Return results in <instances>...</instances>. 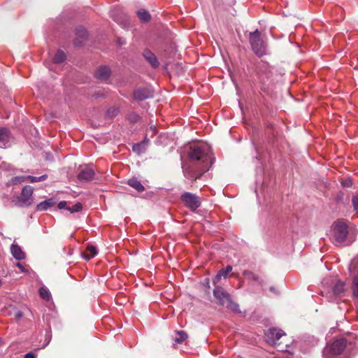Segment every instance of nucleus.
Listing matches in <instances>:
<instances>
[{
    "instance_id": "1",
    "label": "nucleus",
    "mask_w": 358,
    "mask_h": 358,
    "mask_svg": "<svg viewBox=\"0 0 358 358\" xmlns=\"http://www.w3.org/2000/svg\"><path fill=\"white\" fill-rule=\"evenodd\" d=\"M189 158L195 162L191 165H184V176L192 181H196L206 171L214 162V157L206 145H196L190 147Z\"/></svg>"
},
{
    "instance_id": "2",
    "label": "nucleus",
    "mask_w": 358,
    "mask_h": 358,
    "mask_svg": "<svg viewBox=\"0 0 358 358\" xmlns=\"http://www.w3.org/2000/svg\"><path fill=\"white\" fill-rule=\"evenodd\" d=\"M249 42L252 51L257 57H261L267 54V44L261 37L258 29L250 33Z\"/></svg>"
},
{
    "instance_id": "3",
    "label": "nucleus",
    "mask_w": 358,
    "mask_h": 358,
    "mask_svg": "<svg viewBox=\"0 0 358 358\" xmlns=\"http://www.w3.org/2000/svg\"><path fill=\"white\" fill-rule=\"evenodd\" d=\"M333 242L336 245L343 243L348 234V226L343 222H337L333 227Z\"/></svg>"
},
{
    "instance_id": "4",
    "label": "nucleus",
    "mask_w": 358,
    "mask_h": 358,
    "mask_svg": "<svg viewBox=\"0 0 358 358\" xmlns=\"http://www.w3.org/2000/svg\"><path fill=\"white\" fill-rule=\"evenodd\" d=\"M180 199L183 204L192 211H195L201 205L199 197L190 192L183 193Z\"/></svg>"
},
{
    "instance_id": "5",
    "label": "nucleus",
    "mask_w": 358,
    "mask_h": 358,
    "mask_svg": "<svg viewBox=\"0 0 358 358\" xmlns=\"http://www.w3.org/2000/svg\"><path fill=\"white\" fill-rule=\"evenodd\" d=\"M33 192L34 189L31 186L27 185L22 188L20 196H19L20 206H29L32 203Z\"/></svg>"
},
{
    "instance_id": "6",
    "label": "nucleus",
    "mask_w": 358,
    "mask_h": 358,
    "mask_svg": "<svg viewBox=\"0 0 358 358\" xmlns=\"http://www.w3.org/2000/svg\"><path fill=\"white\" fill-rule=\"evenodd\" d=\"M94 169L89 166H85L80 168V172L78 174V179L81 182H90L94 178Z\"/></svg>"
},
{
    "instance_id": "7",
    "label": "nucleus",
    "mask_w": 358,
    "mask_h": 358,
    "mask_svg": "<svg viewBox=\"0 0 358 358\" xmlns=\"http://www.w3.org/2000/svg\"><path fill=\"white\" fill-rule=\"evenodd\" d=\"M214 296L219 301L221 306H224L231 296L222 287L216 286L213 289Z\"/></svg>"
},
{
    "instance_id": "8",
    "label": "nucleus",
    "mask_w": 358,
    "mask_h": 358,
    "mask_svg": "<svg viewBox=\"0 0 358 358\" xmlns=\"http://www.w3.org/2000/svg\"><path fill=\"white\" fill-rule=\"evenodd\" d=\"M284 335L285 333L282 330L277 329H270L266 334L267 342L271 345H276L277 341Z\"/></svg>"
},
{
    "instance_id": "9",
    "label": "nucleus",
    "mask_w": 358,
    "mask_h": 358,
    "mask_svg": "<svg viewBox=\"0 0 358 358\" xmlns=\"http://www.w3.org/2000/svg\"><path fill=\"white\" fill-rule=\"evenodd\" d=\"M12 136L10 131L6 127H0V148H6L10 145Z\"/></svg>"
},
{
    "instance_id": "10",
    "label": "nucleus",
    "mask_w": 358,
    "mask_h": 358,
    "mask_svg": "<svg viewBox=\"0 0 358 358\" xmlns=\"http://www.w3.org/2000/svg\"><path fill=\"white\" fill-rule=\"evenodd\" d=\"M110 75V70L107 66H101L95 72L96 78L102 81L106 80Z\"/></svg>"
},
{
    "instance_id": "11",
    "label": "nucleus",
    "mask_w": 358,
    "mask_h": 358,
    "mask_svg": "<svg viewBox=\"0 0 358 358\" xmlns=\"http://www.w3.org/2000/svg\"><path fill=\"white\" fill-rule=\"evenodd\" d=\"M151 96L150 92L145 88L138 89L134 92V98L137 101H143Z\"/></svg>"
},
{
    "instance_id": "12",
    "label": "nucleus",
    "mask_w": 358,
    "mask_h": 358,
    "mask_svg": "<svg viewBox=\"0 0 358 358\" xmlns=\"http://www.w3.org/2000/svg\"><path fill=\"white\" fill-rule=\"evenodd\" d=\"M76 38L75 40V44L76 45H80L85 40L87 39V30L82 27H78L76 29Z\"/></svg>"
},
{
    "instance_id": "13",
    "label": "nucleus",
    "mask_w": 358,
    "mask_h": 358,
    "mask_svg": "<svg viewBox=\"0 0 358 358\" xmlns=\"http://www.w3.org/2000/svg\"><path fill=\"white\" fill-rule=\"evenodd\" d=\"M10 252L13 257L17 260H22L25 258L24 252L17 245L13 244L10 247Z\"/></svg>"
},
{
    "instance_id": "14",
    "label": "nucleus",
    "mask_w": 358,
    "mask_h": 358,
    "mask_svg": "<svg viewBox=\"0 0 358 358\" xmlns=\"http://www.w3.org/2000/svg\"><path fill=\"white\" fill-rule=\"evenodd\" d=\"M143 57L153 68L158 67L159 62L156 56L152 52L148 50H145L143 52Z\"/></svg>"
},
{
    "instance_id": "15",
    "label": "nucleus",
    "mask_w": 358,
    "mask_h": 358,
    "mask_svg": "<svg viewBox=\"0 0 358 358\" xmlns=\"http://www.w3.org/2000/svg\"><path fill=\"white\" fill-rule=\"evenodd\" d=\"M55 202L53 199H49L39 203L36 206V210L38 211H44L55 205Z\"/></svg>"
},
{
    "instance_id": "16",
    "label": "nucleus",
    "mask_w": 358,
    "mask_h": 358,
    "mask_svg": "<svg viewBox=\"0 0 358 358\" xmlns=\"http://www.w3.org/2000/svg\"><path fill=\"white\" fill-rule=\"evenodd\" d=\"M232 271V267L231 266H227L226 268H222L218 271L217 273L213 282L219 281L222 277L226 278L228 274Z\"/></svg>"
},
{
    "instance_id": "17",
    "label": "nucleus",
    "mask_w": 358,
    "mask_h": 358,
    "mask_svg": "<svg viewBox=\"0 0 358 358\" xmlns=\"http://www.w3.org/2000/svg\"><path fill=\"white\" fill-rule=\"evenodd\" d=\"M97 254L96 248L94 245H88L85 251L83 253V257L85 259H90Z\"/></svg>"
},
{
    "instance_id": "18",
    "label": "nucleus",
    "mask_w": 358,
    "mask_h": 358,
    "mask_svg": "<svg viewBox=\"0 0 358 358\" xmlns=\"http://www.w3.org/2000/svg\"><path fill=\"white\" fill-rule=\"evenodd\" d=\"M127 183L129 186L135 189L138 192H142L143 191H144L145 188L143 185L141 183L139 180H138L135 178L129 179Z\"/></svg>"
},
{
    "instance_id": "19",
    "label": "nucleus",
    "mask_w": 358,
    "mask_h": 358,
    "mask_svg": "<svg viewBox=\"0 0 358 358\" xmlns=\"http://www.w3.org/2000/svg\"><path fill=\"white\" fill-rule=\"evenodd\" d=\"M177 336L174 338V344L181 343L187 338V334L184 331H176Z\"/></svg>"
},
{
    "instance_id": "20",
    "label": "nucleus",
    "mask_w": 358,
    "mask_h": 358,
    "mask_svg": "<svg viewBox=\"0 0 358 358\" xmlns=\"http://www.w3.org/2000/svg\"><path fill=\"white\" fill-rule=\"evenodd\" d=\"M345 285L344 282L341 281H338V282L334 287V294L338 296L343 293L345 290Z\"/></svg>"
},
{
    "instance_id": "21",
    "label": "nucleus",
    "mask_w": 358,
    "mask_h": 358,
    "mask_svg": "<svg viewBox=\"0 0 358 358\" xmlns=\"http://www.w3.org/2000/svg\"><path fill=\"white\" fill-rule=\"evenodd\" d=\"M137 15L138 18L143 22H148L150 20V13L144 9L139 10L137 12Z\"/></svg>"
},
{
    "instance_id": "22",
    "label": "nucleus",
    "mask_w": 358,
    "mask_h": 358,
    "mask_svg": "<svg viewBox=\"0 0 358 358\" xmlns=\"http://www.w3.org/2000/svg\"><path fill=\"white\" fill-rule=\"evenodd\" d=\"M65 53L62 50H57L53 59V62L56 64H61L65 60Z\"/></svg>"
},
{
    "instance_id": "23",
    "label": "nucleus",
    "mask_w": 358,
    "mask_h": 358,
    "mask_svg": "<svg viewBox=\"0 0 358 358\" xmlns=\"http://www.w3.org/2000/svg\"><path fill=\"white\" fill-rule=\"evenodd\" d=\"M351 289L353 296L356 298H358V275H356L353 278Z\"/></svg>"
},
{
    "instance_id": "24",
    "label": "nucleus",
    "mask_w": 358,
    "mask_h": 358,
    "mask_svg": "<svg viewBox=\"0 0 358 358\" xmlns=\"http://www.w3.org/2000/svg\"><path fill=\"white\" fill-rule=\"evenodd\" d=\"M39 294H40V296L43 299H45V300H50V297H51V294L49 292V290L46 288V287H41L39 289Z\"/></svg>"
},
{
    "instance_id": "25",
    "label": "nucleus",
    "mask_w": 358,
    "mask_h": 358,
    "mask_svg": "<svg viewBox=\"0 0 358 358\" xmlns=\"http://www.w3.org/2000/svg\"><path fill=\"white\" fill-rule=\"evenodd\" d=\"M225 305H226L227 308H229L233 312H235V313L240 312L238 304L232 301L231 299H230L229 301H228Z\"/></svg>"
},
{
    "instance_id": "26",
    "label": "nucleus",
    "mask_w": 358,
    "mask_h": 358,
    "mask_svg": "<svg viewBox=\"0 0 358 358\" xmlns=\"http://www.w3.org/2000/svg\"><path fill=\"white\" fill-rule=\"evenodd\" d=\"M48 178V176L47 175H43L40 177H35V176H27V180L31 182V183H34V182H41V181H43L45 180H46Z\"/></svg>"
},
{
    "instance_id": "27",
    "label": "nucleus",
    "mask_w": 358,
    "mask_h": 358,
    "mask_svg": "<svg viewBox=\"0 0 358 358\" xmlns=\"http://www.w3.org/2000/svg\"><path fill=\"white\" fill-rule=\"evenodd\" d=\"M148 141L149 140L145 138L143 142L134 144L133 145V150L134 152H141L145 148V143H148Z\"/></svg>"
},
{
    "instance_id": "28",
    "label": "nucleus",
    "mask_w": 358,
    "mask_h": 358,
    "mask_svg": "<svg viewBox=\"0 0 358 358\" xmlns=\"http://www.w3.org/2000/svg\"><path fill=\"white\" fill-rule=\"evenodd\" d=\"M119 113V110L117 108H110L106 112V116L109 118L115 117Z\"/></svg>"
},
{
    "instance_id": "29",
    "label": "nucleus",
    "mask_w": 358,
    "mask_h": 358,
    "mask_svg": "<svg viewBox=\"0 0 358 358\" xmlns=\"http://www.w3.org/2000/svg\"><path fill=\"white\" fill-rule=\"evenodd\" d=\"M83 206L80 203H77L75 205H73L72 207L67 208V210L70 211L71 213H76L79 212L82 210Z\"/></svg>"
},
{
    "instance_id": "30",
    "label": "nucleus",
    "mask_w": 358,
    "mask_h": 358,
    "mask_svg": "<svg viewBox=\"0 0 358 358\" xmlns=\"http://www.w3.org/2000/svg\"><path fill=\"white\" fill-rule=\"evenodd\" d=\"M244 275L250 280L255 281H259V278L257 275L250 271H245Z\"/></svg>"
},
{
    "instance_id": "31",
    "label": "nucleus",
    "mask_w": 358,
    "mask_h": 358,
    "mask_svg": "<svg viewBox=\"0 0 358 358\" xmlns=\"http://www.w3.org/2000/svg\"><path fill=\"white\" fill-rule=\"evenodd\" d=\"M26 180H27V176H18V177H15L14 178V182H15V183H21Z\"/></svg>"
},
{
    "instance_id": "32",
    "label": "nucleus",
    "mask_w": 358,
    "mask_h": 358,
    "mask_svg": "<svg viewBox=\"0 0 358 358\" xmlns=\"http://www.w3.org/2000/svg\"><path fill=\"white\" fill-rule=\"evenodd\" d=\"M129 120L133 122H137L140 117L138 115L136 114V113H132L129 115Z\"/></svg>"
},
{
    "instance_id": "33",
    "label": "nucleus",
    "mask_w": 358,
    "mask_h": 358,
    "mask_svg": "<svg viewBox=\"0 0 358 358\" xmlns=\"http://www.w3.org/2000/svg\"><path fill=\"white\" fill-rule=\"evenodd\" d=\"M352 201L355 210L358 211V196L353 197Z\"/></svg>"
},
{
    "instance_id": "34",
    "label": "nucleus",
    "mask_w": 358,
    "mask_h": 358,
    "mask_svg": "<svg viewBox=\"0 0 358 358\" xmlns=\"http://www.w3.org/2000/svg\"><path fill=\"white\" fill-rule=\"evenodd\" d=\"M66 206H67L66 201H62L58 203L57 207L59 209H66L67 210L68 207Z\"/></svg>"
},
{
    "instance_id": "35",
    "label": "nucleus",
    "mask_w": 358,
    "mask_h": 358,
    "mask_svg": "<svg viewBox=\"0 0 358 358\" xmlns=\"http://www.w3.org/2000/svg\"><path fill=\"white\" fill-rule=\"evenodd\" d=\"M16 266L18 267L20 269V271L22 272H23V273H27L28 272V270L21 263H17L16 264Z\"/></svg>"
},
{
    "instance_id": "36",
    "label": "nucleus",
    "mask_w": 358,
    "mask_h": 358,
    "mask_svg": "<svg viewBox=\"0 0 358 358\" xmlns=\"http://www.w3.org/2000/svg\"><path fill=\"white\" fill-rule=\"evenodd\" d=\"M24 358H36V356L33 352H29L24 355Z\"/></svg>"
},
{
    "instance_id": "37",
    "label": "nucleus",
    "mask_w": 358,
    "mask_h": 358,
    "mask_svg": "<svg viewBox=\"0 0 358 358\" xmlns=\"http://www.w3.org/2000/svg\"><path fill=\"white\" fill-rule=\"evenodd\" d=\"M15 317L17 318H20L22 317V313L21 311H17L15 314Z\"/></svg>"
},
{
    "instance_id": "38",
    "label": "nucleus",
    "mask_w": 358,
    "mask_h": 358,
    "mask_svg": "<svg viewBox=\"0 0 358 358\" xmlns=\"http://www.w3.org/2000/svg\"><path fill=\"white\" fill-rule=\"evenodd\" d=\"M342 185H343V186H345V187H348V186H350V183H348V182H342Z\"/></svg>"
},
{
    "instance_id": "39",
    "label": "nucleus",
    "mask_w": 358,
    "mask_h": 358,
    "mask_svg": "<svg viewBox=\"0 0 358 358\" xmlns=\"http://www.w3.org/2000/svg\"><path fill=\"white\" fill-rule=\"evenodd\" d=\"M118 43L120 45H122V44H124L125 42L124 41H122L119 40Z\"/></svg>"
},
{
    "instance_id": "40",
    "label": "nucleus",
    "mask_w": 358,
    "mask_h": 358,
    "mask_svg": "<svg viewBox=\"0 0 358 358\" xmlns=\"http://www.w3.org/2000/svg\"><path fill=\"white\" fill-rule=\"evenodd\" d=\"M150 129H152V130L153 131V132H154V133H155V132H156V128H155V127H150Z\"/></svg>"
},
{
    "instance_id": "41",
    "label": "nucleus",
    "mask_w": 358,
    "mask_h": 358,
    "mask_svg": "<svg viewBox=\"0 0 358 358\" xmlns=\"http://www.w3.org/2000/svg\"><path fill=\"white\" fill-rule=\"evenodd\" d=\"M271 291H274L273 287H271Z\"/></svg>"
},
{
    "instance_id": "42",
    "label": "nucleus",
    "mask_w": 358,
    "mask_h": 358,
    "mask_svg": "<svg viewBox=\"0 0 358 358\" xmlns=\"http://www.w3.org/2000/svg\"><path fill=\"white\" fill-rule=\"evenodd\" d=\"M348 358H350V357H348Z\"/></svg>"
}]
</instances>
